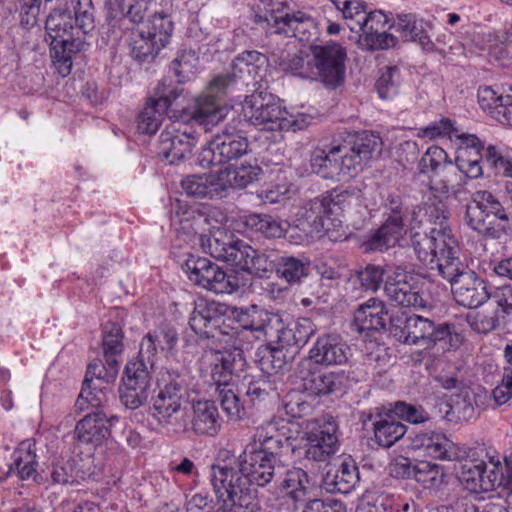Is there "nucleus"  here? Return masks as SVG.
I'll return each mask as SVG.
<instances>
[{
  "label": "nucleus",
  "instance_id": "32",
  "mask_svg": "<svg viewBox=\"0 0 512 512\" xmlns=\"http://www.w3.org/2000/svg\"><path fill=\"white\" fill-rule=\"evenodd\" d=\"M389 29L398 34L399 40L416 43L422 50L433 23L415 13H399L389 24Z\"/></svg>",
  "mask_w": 512,
  "mask_h": 512
},
{
  "label": "nucleus",
  "instance_id": "39",
  "mask_svg": "<svg viewBox=\"0 0 512 512\" xmlns=\"http://www.w3.org/2000/svg\"><path fill=\"white\" fill-rule=\"evenodd\" d=\"M255 452H261L265 457L280 462L279 457L289 450H292V443L289 437L281 435L274 426L257 429L255 436Z\"/></svg>",
  "mask_w": 512,
  "mask_h": 512
},
{
  "label": "nucleus",
  "instance_id": "58",
  "mask_svg": "<svg viewBox=\"0 0 512 512\" xmlns=\"http://www.w3.org/2000/svg\"><path fill=\"white\" fill-rule=\"evenodd\" d=\"M420 173L438 172L440 170L453 171L455 167L448 160V155L444 149L439 146H431L422 155L418 163Z\"/></svg>",
  "mask_w": 512,
  "mask_h": 512
},
{
  "label": "nucleus",
  "instance_id": "25",
  "mask_svg": "<svg viewBox=\"0 0 512 512\" xmlns=\"http://www.w3.org/2000/svg\"><path fill=\"white\" fill-rule=\"evenodd\" d=\"M210 377L216 390L233 386L234 373L245 365L244 351L233 345L232 348L212 353Z\"/></svg>",
  "mask_w": 512,
  "mask_h": 512
},
{
  "label": "nucleus",
  "instance_id": "18",
  "mask_svg": "<svg viewBox=\"0 0 512 512\" xmlns=\"http://www.w3.org/2000/svg\"><path fill=\"white\" fill-rule=\"evenodd\" d=\"M386 209L388 211L386 221L367 241L369 250L383 251L394 246L402 236L405 219L412 213L399 196H390L387 199Z\"/></svg>",
  "mask_w": 512,
  "mask_h": 512
},
{
  "label": "nucleus",
  "instance_id": "34",
  "mask_svg": "<svg viewBox=\"0 0 512 512\" xmlns=\"http://www.w3.org/2000/svg\"><path fill=\"white\" fill-rule=\"evenodd\" d=\"M241 251L235 267L251 275L263 278L276 272V258L278 254H265L257 251L246 242L240 243Z\"/></svg>",
  "mask_w": 512,
  "mask_h": 512
},
{
  "label": "nucleus",
  "instance_id": "29",
  "mask_svg": "<svg viewBox=\"0 0 512 512\" xmlns=\"http://www.w3.org/2000/svg\"><path fill=\"white\" fill-rule=\"evenodd\" d=\"M222 419L216 403L211 400H199L192 404L190 424H182L181 430L191 431L197 436H216L221 430Z\"/></svg>",
  "mask_w": 512,
  "mask_h": 512
},
{
  "label": "nucleus",
  "instance_id": "35",
  "mask_svg": "<svg viewBox=\"0 0 512 512\" xmlns=\"http://www.w3.org/2000/svg\"><path fill=\"white\" fill-rule=\"evenodd\" d=\"M181 187L188 196L195 198L221 199L225 196V182L219 172L189 175L181 181Z\"/></svg>",
  "mask_w": 512,
  "mask_h": 512
},
{
  "label": "nucleus",
  "instance_id": "26",
  "mask_svg": "<svg viewBox=\"0 0 512 512\" xmlns=\"http://www.w3.org/2000/svg\"><path fill=\"white\" fill-rule=\"evenodd\" d=\"M460 145L455 159L456 168L467 178L477 179L483 176L484 143L473 134L459 136Z\"/></svg>",
  "mask_w": 512,
  "mask_h": 512
},
{
  "label": "nucleus",
  "instance_id": "45",
  "mask_svg": "<svg viewBox=\"0 0 512 512\" xmlns=\"http://www.w3.org/2000/svg\"><path fill=\"white\" fill-rule=\"evenodd\" d=\"M245 226L251 231L267 239L283 237L289 228V223L269 214H249L244 217Z\"/></svg>",
  "mask_w": 512,
  "mask_h": 512
},
{
  "label": "nucleus",
  "instance_id": "11",
  "mask_svg": "<svg viewBox=\"0 0 512 512\" xmlns=\"http://www.w3.org/2000/svg\"><path fill=\"white\" fill-rule=\"evenodd\" d=\"M451 275L440 274L450 282L455 301L469 309L478 308L489 300L491 290L487 282L474 271L466 270L459 257L452 263Z\"/></svg>",
  "mask_w": 512,
  "mask_h": 512
},
{
  "label": "nucleus",
  "instance_id": "5",
  "mask_svg": "<svg viewBox=\"0 0 512 512\" xmlns=\"http://www.w3.org/2000/svg\"><path fill=\"white\" fill-rule=\"evenodd\" d=\"M210 482L218 501L231 512H260L261 505L256 487L245 478L240 465H212Z\"/></svg>",
  "mask_w": 512,
  "mask_h": 512
},
{
  "label": "nucleus",
  "instance_id": "41",
  "mask_svg": "<svg viewBox=\"0 0 512 512\" xmlns=\"http://www.w3.org/2000/svg\"><path fill=\"white\" fill-rule=\"evenodd\" d=\"M293 359L294 356L277 340L276 346H262L258 348L255 362L261 373L281 380L278 372Z\"/></svg>",
  "mask_w": 512,
  "mask_h": 512
},
{
  "label": "nucleus",
  "instance_id": "14",
  "mask_svg": "<svg viewBox=\"0 0 512 512\" xmlns=\"http://www.w3.org/2000/svg\"><path fill=\"white\" fill-rule=\"evenodd\" d=\"M384 294L395 305L406 308H425L423 283L401 266H393L384 284Z\"/></svg>",
  "mask_w": 512,
  "mask_h": 512
},
{
  "label": "nucleus",
  "instance_id": "47",
  "mask_svg": "<svg viewBox=\"0 0 512 512\" xmlns=\"http://www.w3.org/2000/svg\"><path fill=\"white\" fill-rule=\"evenodd\" d=\"M268 57L256 50H246L238 54L232 63L233 74H229L234 80L247 74L252 79H262V72L266 71Z\"/></svg>",
  "mask_w": 512,
  "mask_h": 512
},
{
  "label": "nucleus",
  "instance_id": "7",
  "mask_svg": "<svg viewBox=\"0 0 512 512\" xmlns=\"http://www.w3.org/2000/svg\"><path fill=\"white\" fill-rule=\"evenodd\" d=\"M233 85L234 79L229 73L213 77L206 90L183 109L180 116L182 121H193L202 126L205 131L218 125L228 114L229 109L224 98Z\"/></svg>",
  "mask_w": 512,
  "mask_h": 512
},
{
  "label": "nucleus",
  "instance_id": "38",
  "mask_svg": "<svg viewBox=\"0 0 512 512\" xmlns=\"http://www.w3.org/2000/svg\"><path fill=\"white\" fill-rule=\"evenodd\" d=\"M387 315L384 303L370 298L355 310L353 324L360 333L378 331L385 328Z\"/></svg>",
  "mask_w": 512,
  "mask_h": 512
},
{
  "label": "nucleus",
  "instance_id": "63",
  "mask_svg": "<svg viewBox=\"0 0 512 512\" xmlns=\"http://www.w3.org/2000/svg\"><path fill=\"white\" fill-rule=\"evenodd\" d=\"M222 410L231 420H239L244 414L243 406L233 386L216 390Z\"/></svg>",
  "mask_w": 512,
  "mask_h": 512
},
{
  "label": "nucleus",
  "instance_id": "9",
  "mask_svg": "<svg viewBox=\"0 0 512 512\" xmlns=\"http://www.w3.org/2000/svg\"><path fill=\"white\" fill-rule=\"evenodd\" d=\"M312 80L321 82L328 89H336L345 81L347 51L335 41L310 45Z\"/></svg>",
  "mask_w": 512,
  "mask_h": 512
},
{
  "label": "nucleus",
  "instance_id": "57",
  "mask_svg": "<svg viewBox=\"0 0 512 512\" xmlns=\"http://www.w3.org/2000/svg\"><path fill=\"white\" fill-rule=\"evenodd\" d=\"M392 268V266H382L369 263L356 270L355 277L365 291L376 292L382 284H385L387 274L390 273Z\"/></svg>",
  "mask_w": 512,
  "mask_h": 512
},
{
  "label": "nucleus",
  "instance_id": "15",
  "mask_svg": "<svg viewBox=\"0 0 512 512\" xmlns=\"http://www.w3.org/2000/svg\"><path fill=\"white\" fill-rule=\"evenodd\" d=\"M184 396L185 388L181 382L173 380L167 383L153 398L150 415L160 426L179 432L182 428L179 419L183 411Z\"/></svg>",
  "mask_w": 512,
  "mask_h": 512
},
{
  "label": "nucleus",
  "instance_id": "59",
  "mask_svg": "<svg viewBox=\"0 0 512 512\" xmlns=\"http://www.w3.org/2000/svg\"><path fill=\"white\" fill-rule=\"evenodd\" d=\"M398 43L399 38L386 30L377 31L376 33H360L358 37L360 49L370 52L395 48Z\"/></svg>",
  "mask_w": 512,
  "mask_h": 512
},
{
  "label": "nucleus",
  "instance_id": "4",
  "mask_svg": "<svg viewBox=\"0 0 512 512\" xmlns=\"http://www.w3.org/2000/svg\"><path fill=\"white\" fill-rule=\"evenodd\" d=\"M381 139L370 131L348 135L343 141H333L325 147L326 179L353 177L380 149Z\"/></svg>",
  "mask_w": 512,
  "mask_h": 512
},
{
  "label": "nucleus",
  "instance_id": "52",
  "mask_svg": "<svg viewBox=\"0 0 512 512\" xmlns=\"http://www.w3.org/2000/svg\"><path fill=\"white\" fill-rule=\"evenodd\" d=\"M359 470L352 458H345L339 464L331 482L327 483L330 492L348 494L359 482Z\"/></svg>",
  "mask_w": 512,
  "mask_h": 512
},
{
  "label": "nucleus",
  "instance_id": "54",
  "mask_svg": "<svg viewBox=\"0 0 512 512\" xmlns=\"http://www.w3.org/2000/svg\"><path fill=\"white\" fill-rule=\"evenodd\" d=\"M430 329L432 331L426 334L424 342L427 347L439 345L443 351H449L456 349L461 343V336L456 332L455 325L453 324L442 323L435 325L431 321Z\"/></svg>",
  "mask_w": 512,
  "mask_h": 512
},
{
  "label": "nucleus",
  "instance_id": "21",
  "mask_svg": "<svg viewBox=\"0 0 512 512\" xmlns=\"http://www.w3.org/2000/svg\"><path fill=\"white\" fill-rule=\"evenodd\" d=\"M229 305L200 298L194 302V308L189 318L191 329L200 337L216 338L218 335H228L222 328Z\"/></svg>",
  "mask_w": 512,
  "mask_h": 512
},
{
  "label": "nucleus",
  "instance_id": "2",
  "mask_svg": "<svg viewBox=\"0 0 512 512\" xmlns=\"http://www.w3.org/2000/svg\"><path fill=\"white\" fill-rule=\"evenodd\" d=\"M448 212L434 203L416 206L409 219V237L417 259L438 275L452 272L458 258V242L448 223Z\"/></svg>",
  "mask_w": 512,
  "mask_h": 512
},
{
  "label": "nucleus",
  "instance_id": "44",
  "mask_svg": "<svg viewBox=\"0 0 512 512\" xmlns=\"http://www.w3.org/2000/svg\"><path fill=\"white\" fill-rule=\"evenodd\" d=\"M279 487L295 503H304L308 500L309 491L313 488V484L305 470L295 467L285 472Z\"/></svg>",
  "mask_w": 512,
  "mask_h": 512
},
{
  "label": "nucleus",
  "instance_id": "46",
  "mask_svg": "<svg viewBox=\"0 0 512 512\" xmlns=\"http://www.w3.org/2000/svg\"><path fill=\"white\" fill-rule=\"evenodd\" d=\"M275 65L283 72L305 79H312L311 52L281 51L274 54Z\"/></svg>",
  "mask_w": 512,
  "mask_h": 512
},
{
  "label": "nucleus",
  "instance_id": "31",
  "mask_svg": "<svg viewBox=\"0 0 512 512\" xmlns=\"http://www.w3.org/2000/svg\"><path fill=\"white\" fill-rule=\"evenodd\" d=\"M178 97L175 89L169 94L150 97L137 117V130L141 134L152 135L157 132L164 119V115Z\"/></svg>",
  "mask_w": 512,
  "mask_h": 512
},
{
  "label": "nucleus",
  "instance_id": "33",
  "mask_svg": "<svg viewBox=\"0 0 512 512\" xmlns=\"http://www.w3.org/2000/svg\"><path fill=\"white\" fill-rule=\"evenodd\" d=\"M373 430L372 440L382 448H390L407 433V426L394 413L369 415Z\"/></svg>",
  "mask_w": 512,
  "mask_h": 512
},
{
  "label": "nucleus",
  "instance_id": "49",
  "mask_svg": "<svg viewBox=\"0 0 512 512\" xmlns=\"http://www.w3.org/2000/svg\"><path fill=\"white\" fill-rule=\"evenodd\" d=\"M483 174L504 176L512 179V156L499 145L488 144L484 149Z\"/></svg>",
  "mask_w": 512,
  "mask_h": 512
},
{
  "label": "nucleus",
  "instance_id": "48",
  "mask_svg": "<svg viewBox=\"0 0 512 512\" xmlns=\"http://www.w3.org/2000/svg\"><path fill=\"white\" fill-rule=\"evenodd\" d=\"M310 264V259L304 254H278L276 274L290 284L298 283L309 274Z\"/></svg>",
  "mask_w": 512,
  "mask_h": 512
},
{
  "label": "nucleus",
  "instance_id": "62",
  "mask_svg": "<svg viewBox=\"0 0 512 512\" xmlns=\"http://www.w3.org/2000/svg\"><path fill=\"white\" fill-rule=\"evenodd\" d=\"M400 84V70L397 66H385L380 70L379 78L375 83L380 98L388 99L397 93Z\"/></svg>",
  "mask_w": 512,
  "mask_h": 512
},
{
  "label": "nucleus",
  "instance_id": "37",
  "mask_svg": "<svg viewBox=\"0 0 512 512\" xmlns=\"http://www.w3.org/2000/svg\"><path fill=\"white\" fill-rule=\"evenodd\" d=\"M244 242L245 241L235 239L233 235L224 232H217L213 235L201 238V244L206 253L234 267L242 248L240 247V243Z\"/></svg>",
  "mask_w": 512,
  "mask_h": 512
},
{
  "label": "nucleus",
  "instance_id": "50",
  "mask_svg": "<svg viewBox=\"0 0 512 512\" xmlns=\"http://www.w3.org/2000/svg\"><path fill=\"white\" fill-rule=\"evenodd\" d=\"M262 169L258 165L241 164L240 166L226 168L219 171L220 179L225 182V196L231 188L244 189L258 180Z\"/></svg>",
  "mask_w": 512,
  "mask_h": 512
},
{
  "label": "nucleus",
  "instance_id": "42",
  "mask_svg": "<svg viewBox=\"0 0 512 512\" xmlns=\"http://www.w3.org/2000/svg\"><path fill=\"white\" fill-rule=\"evenodd\" d=\"M38 461L36 445L31 440L22 441L12 453V463L9 474L16 475L21 480L35 479Z\"/></svg>",
  "mask_w": 512,
  "mask_h": 512
},
{
  "label": "nucleus",
  "instance_id": "13",
  "mask_svg": "<svg viewBox=\"0 0 512 512\" xmlns=\"http://www.w3.org/2000/svg\"><path fill=\"white\" fill-rule=\"evenodd\" d=\"M248 140L241 131L232 126H226L217 133L204 147L198 156L202 168L223 165L238 159L247 152Z\"/></svg>",
  "mask_w": 512,
  "mask_h": 512
},
{
  "label": "nucleus",
  "instance_id": "60",
  "mask_svg": "<svg viewBox=\"0 0 512 512\" xmlns=\"http://www.w3.org/2000/svg\"><path fill=\"white\" fill-rule=\"evenodd\" d=\"M109 387L98 383H93L89 379H84L81 392L77 398L76 406L80 410L85 409L88 404L91 407L98 408L107 402V391Z\"/></svg>",
  "mask_w": 512,
  "mask_h": 512
},
{
  "label": "nucleus",
  "instance_id": "19",
  "mask_svg": "<svg viewBox=\"0 0 512 512\" xmlns=\"http://www.w3.org/2000/svg\"><path fill=\"white\" fill-rule=\"evenodd\" d=\"M152 370L141 361L130 360L125 368L122 383L119 386L121 403L130 410L141 407L148 399Z\"/></svg>",
  "mask_w": 512,
  "mask_h": 512
},
{
  "label": "nucleus",
  "instance_id": "3",
  "mask_svg": "<svg viewBox=\"0 0 512 512\" xmlns=\"http://www.w3.org/2000/svg\"><path fill=\"white\" fill-rule=\"evenodd\" d=\"M62 1L72 10L55 9L50 12L45 29L50 38L51 59L58 73L66 77L72 69L73 55L84 50L86 37L95 28V20L92 0Z\"/></svg>",
  "mask_w": 512,
  "mask_h": 512
},
{
  "label": "nucleus",
  "instance_id": "28",
  "mask_svg": "<svg viewBox=\"0 0 512 512\" xmlns=\"http://www.w3.org/2000/svg\"><path fill=\"white\" fill-rule=\"evenodd\" d=\"M409 448L422 451L427 456L441 460H456L458 451L455 444L442 432L422 431L409 435Z\"/></svg>",
  "mask_w": 512,
  "mask_h": 512
},
{
  "label": "nucleus",
  "instance_id": "30",
  "mask_svg": "<svg viewBox=\"0 0 512 512\" xmlns=\"http://www.w3.org/2000/svg\"><path fill=\"white\" fill-rule=\"evenodd\" d=\"M431 327V320L407 313H399L390 317V333L405 344L415 345L424 343L426 334Z\"/></svg>",
  "mask_w": 512,
  "mask_h": 512
},
{
  "label": "nucleus",
  "instance_id": "8",
  "mask_svg": "<svg viewBox=\"0 0 512 512\" xmlns=\"http://www.w3.org/2000/svg\"><path fill=\"white\" fill-rule=\"evenodd\" d=\"M355 189L336 187L305 202L297 213L298 226L308 235L320 236L327 231L326 222L350 205Z\"/></svg>",
  "mask_w": 512,
  "mask_h": 512
},
{
  "label": "nucleus",
  "instance_id": "1",
  "mask_svg": "<svg viewBox=\"0 0 512 512\" xmlns=\"http://www.w3.org/2000/svg\"><path fill=\"white\" fill-rule=\"evenodd\" d=\"M155 0H106V22L113 32L131 31L130 55L139 63H152L171 40L174 21L166 10L144 19Z\"/></svg>",
  "mask_w": 512,
  "mask_h": 512
},
{
  "label": "nucleus",
  "instance_id": "20",
  "mask_svg": "<svg viewBox=\"0 0 512 512\" xmlns=\"http://www.w3.org/2000/svg\"><path fill=\"white\" fill-rule=\"evenodd\" d=\"M243 111L253 125L264 130L279 131L286 109L272 94L259 92L246 97Z\"/></svg>",
  "mask_w": 512,
  "mask_h": 512
},
{
  "label": "nucleus",
  "instance_id": "55",
  "mask_svg": "<svg viewBox=\"0 0 512 512\" xmlns=\"http://www.w3.org/2000/svg\"><path fill=\"white\" fill-rule=\"evenodd\" d=\"M199 56L195 50L184 48L178 51L170 65L178 83L190 81L198 71Z\"/></svg>",
  "mask_w": 512,
  "mask_h": 512
},
{
  "label": "nucleus",
  "instance_id": "36",
  "mask_svg": "<svg viewBox=\"0 0 512 512\" xmlns=\"http://www.w3.org/2000/svg\"><path fill=\"white\" fill-rule=\"evenodd\" d=\"M276 464V461L255 451H251L245 455L244 460L239 461L241 470L252 487H264L269 484L276 476Z\"/></svg>",
  "mask_w": 512,
  "mask_h": 512
},
{
  "label": "nucleus",
  "instance_id": "6",
  "mask_svg": "<svg viewBox=\"0 0 512 512\" xmlns=\"http://www.w3.org/2000/svg\"><path fill=\"white\" fill-rule=\"evenodd\" d=\"M466 225L484 240H497L510 226L509 216L499 199L488 190H477L466 205Z\"/></svg>",
  "mask_w": 512,
  "mask_h": 512
},
{
  "label": "nucleus",
  "instance_id": "23",
  "mask_svg": "<svg viewBox=\"0 0 512 512\" xmlns=\"http://www.w3.org/2000/svg\"><path fill=\"white\" fill-rule=\"evenodd\" d=\"M265 20L274 28V33L295 37L300 42H308L316 30L314 19L300 11L289 14L271 8L266 10Z\"/></svg>",
  "mask_w": 512,
  "mask_h": 512
},
{
  "label": "nucleus",
  "instance_id": "24",
  "mask_svg": "<svg viewBox=\"0 0 512 512\" xmlns=\"http://www.w3.org/2000/svg\"><path fill=\"white\" fill-rule=\"evenodd\" d=\"M350 356V346L337 333L319 335L309 351L310 360L325 367L343 365Z\"/></svg>",
  "mask_w": 512,
  "mask_h": 512
},
{
  "label": "nucleus",
  "instance_id": "16",
  "mask_svg": "<svg viewBox=\"0 0 512 512\" xmlns=\"http://www.w3.org/2000/svg\"><path fill=\"white\" fill-rule=\"evenodd\" d=\"M229 321L233 323L231 332L228 335L237 337L242 332H251L260 335H270L274 328V323L281 324V319L267 310L257 306L249 305L245 307L229 306L226 314Z\"/></svg>",
  "mask_w": 512,
  "mask_h": 512
},
{
  "label": "nucleus",
  "instance_id": "17",
  "mask_svg": "<svg viewBox=\"0 0 512 512\" xmlns=\"http://www.w3.org/2000/svg\"><path fill=\"white\" fill-rule=\"evenodd\" d=\"M198 135L191 128L172 123L160 133L156 153L169 164H177L192 155Z\"/></svg>",
  "mask_w": 512,
  "mask_h": 512
},
{
  "label": "nucleus",
  "instance_id": "51",
  "mask_svg": "<svg viewBox=\"0 0 512 512\" xmlns=\"http://www.w3.org/2000/svg\"><path fill=\"white\" fill-rule=\"evenodd\" d=\"M247 381V389L245 396L252 404L261 403L274 397L277 394L278 383L280 380L273 376L261 373L245 378Z\"/></svg>",
  "mask_w": 512,
  "mask_h": 512
},
{
  "label": "nucleus",
  "instance_id": "56",
  "mask_svg": "<svg viewBox=\"0 0 512 512\" xmlns=\"http://www.w3.org/2000/svg\"><path fill=\"white\" fill-rule=\"evenodd\" d=\"M413 480L424 489H439L446 477L444 467L430 461H416Z\"/></svg>",
  "mask_w": 512,
  "mask_h": 512
},
{
  "label": "nucleus",
  "instance_id": "53",
  "mask_svg": "<svg viewBox=\"0 0 512 512\" xmlns=\"http://www.w3.org/2000/svg\"><path fill=\"white\" fill-rule=\"evenodd\" d=\"M440 417L450 423L468 421L473 418L475 408L469 397L457 396L451 402L441 401L436 407Z\"/></svg>",
  "mask_w": 512,
  "mask_h": 512
},
{
  "label": "nucleus",
  "instance_id": "10",
  "mask_svg": "<svg viewBox=\"0 0 512 512\" xmlns=\"http://www.w3.org/2000/svg\"><path fill=\"white\" fill-rule=\"evenodd\" d=\"M182 268L191 282L216 294H232L240 287L235 273L225 272L205 257L189 255Z\"/></svg>",
  "mask_w": 512,
  "mask_h": 512
},
{
  "label": "nucleus",
  "instance_id": "64",
  "mask_svg": "<svg viewBox=\"0 0 512 512\" xmlns=\"http://www.w3.org/2000/svg\"><path fill=\"white\" fill-rule=\"evenodd\" d=\"M312 390L316 395H330L339 391L342 386V378L335 372L314 375L311 379Z\"/></svg>",
  "mask_w": 512,
  "mask_h": 512
},
{
  "label": "nucleus",
  "instance_id": "43",
  "mask_svg": "<svg viewBox=\"0 0 512 512\" xmlns=\"http://www.w3.org/2000/svg\"><path fill=\"white\" fill-rule=\"evenodd\" d=\"M102 352L109 364L110 375L115 373L116 362L124 352V332L122 326L116 322L108 321L102 326Z\"/></svg>",
  "mask_w": 512,
  "mask_h": 512
},
{
  "label": "nucleus",
  "instance_id": "22",
  "mask_svg": "<svg viewBox=\"0 0 512 512\" xmlns=\"http://www.w3.org/2000/svg\"><path fill=\"white\" fill-rule=\"evenodd\" d=\"M178 333L170 324H161L149 331L141 340L138 355L133 361H141L153 370L159 354L167 355L176 347Z\"/></svg>",
  "mask_w": 512,
  "mask_h": 512
},
{
  "label": "nucleus",
  "instance_id": "40",
  "mask_svg": "<svg viewBox=\"0 0 512 512\" xmlns=\"http://www.w3.org/2000/svg\"><path fill=\"white\" fill-rule=\"evenodd\" d=\"M277 340L294 357L306 345L316 328L309 318H300L296 322L276 330Z\"/></svg>",
  "mask_w": 512,
  "mask_h": 512
},
{
  "label": "nucleus",
  "instance_id": "27",
  "mask_svg": "<svg viewBox=\"0 0 512 512\" xmlns=\"http://www.w3.org/2000/svg\"><path fill=\"white\" fill-rule=\"evenodd\" d=\"M114 421L117 416L108 417L103 411L90 413L77 422L73 438L80 444L100 446L111 435Z\"/></svg>",
  "mask_w": 512,
  "mask_h": 512
},
{
  "label": "nucleus",
  "instance_id": "12",
  "mask_svg": "<svg viewBox=\"0 0 512 512\" xmlns=\"http://www.w3.org/2000/svg\"><path fill=\"white\" fill-rule=\"evenodd\" d=\"M338 425L331 415H323L307 422L303 440L305 458L323 462L328 460L338 450Z\"/></svg>",
  "mask_w": 512,
  "mask_h": 512
},
{
  "label": "nucleus",
  "instance_id": "61",
  "mask_svg": "<svg viewBox=\"0 0 512 512\" xmlns=\"http://www.w3.org/2000/svg\"><path fill=\"white\" fill-rule=\"evenodd\" d=\"M483 49L496 60H503L509 56V46L512 44L507 31H488L482 34Z\"/></svg>",
  "mask_w": 512,
  "mask_h": 512
}]
</instances>
